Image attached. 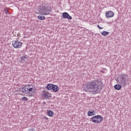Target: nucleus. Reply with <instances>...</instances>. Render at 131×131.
<instances>
[{
	"mask_svg": "<svg viewBox=\"0 0 131 131\" xmlns=\"http://www.w3.org/2000/svg\"><path fill=\"white\" fill-rule=\"evenodd\" d=\"M103 85L102 80L98 79L86 83L83 85L82 88L84 92L98 94L100 90L103 88Z\"/></svg>",
	"mask_w": 131,
	"mask_h": 131,
	"instance_id": "1",
	"label": "nucleus"
},
{
	"mask_svg": "<svg viewBox=\"0 0 131 131\" xmlns=\"http://www.w3.org/2000/svg\"><path fill=\"white\" fill-rule=\"evenodd\" d=\"M21 92L24 94L29 95L30 97H33L36 92V88L32 84H28L21 89Z\"/></svg>",
	"mask_w": 131,
	"mask_h": 131,
	"instance_id": "2",
	"label": "nucleus"
},
{
	"mask_svg": "<svg viewBox=\"0 0 131 131\" xmlns=\"http://www.w3.org/2000/svg\"><path fill=\"white\" fill-rule=\"evenodd\" d=\"M52 11V7L50 4H42L38 7L39 14L47 16V15H50V12Z\"/></svg>",
	"mask_w": 131,
	"mask_h": 131,
	"instance_id": "3",
	"label": "nucleus"
},
{
	"mask_svg": "<svg viewBox=\"0 0 131 131\" xmlns=\"http://www.w3.org/2000/svg\"><path fill=\"white\" fill-rule=\"evenodd\" d=\"M103 118L102 116L98 115L92 117L90 119V120L93 123H100V122H102V121H103Z\"/></svg>",
	"mask_w": 131,
	"mask_h": 131,
	"instance_id": "4",
	"label": "nucleus"
},
{
	"mask_svg": "<svg viewBox=\"0 0 131 131\" xmlns=\"http://www.w3.org/2000/svg\"><path fill=\"white\" fill-rule=\"evenodd\" d=\"M23 45V43L18 40H13L12 43V46L14 49H21Z\"/></svg>",
	"mask_w": 131,
	"mask_h": 131,
	"instance_id": "5",
	"label": "nucleus"
},
{
	"mask_svg": "<svg viewBox=\"0 0 131 131\" xmlns=\"http://www.w3.org/2000/svg\"><path fill=\"white\" fill-rule=\"evenodd\" d=\"M127 76H128L125 74L122 75V78L120 81V84H121L122 85H124V86L125 85L127 80H128V79H126L127 78Z\"/></svg>",
	"mask_w": 131,
	"mask_h": 131,
	"instance_id": "6",
	"label": "nucleus"
},
{
	"mask_svg": "<svg viewBox=\"0 0 131 131\" xmlns=\"http://www.w3.org/2000/svg\"><path fill=\"white\" fill-rule=\"evenodd\" d=\"M105 16L106 18H112L114 17V13L112 11H108L105 12Z\"/></svg>",
	"mask_w": 131,
	"mask_h": 131,
	"instance_id": "7",
	"label": "nucleus"
},
{
	"mask_svg": "<svg viewBox=\"0 0 131 131\" xmlns=\"http://www.w3.org/2000/svg\"><path fill=\"white\" fill-rule=\"evenodd\" d=\"M62 17L63 19H68V20L72 19V17H71V16H70L67 12H63L62 13Z\"/></svg>",
	"mask_w": 131,
	"mask_h": 131,
	"instance_id": "8",
	"label": "nucleus"
},
{
	"mask_svg": "<svg viewBox=\"0 0 131 131\" xmlns=\"http://www.w3.org/2000/svg\"><path fill=\"white\" fill-rule=\"evenodd\" d=\"M43 97L46 99H49V98H52V94L47 91H45L43 93Z\"/></svg>",
	"mask_w": 131,
	"mask_h": 131,
	"instance_id": "9",
	"label": "nucleus"
},
{
	"mask_svg": "<svg viewBox=\"0 0 131 131\" xmlns=\"http://www.w3.org/2000/svg\"><path fill=\"white\" fill-rule=\"evenodd\" d=\"M52 90L55 93H57V92H58L59 91V86H58V85H55V84H53V86L52 88Z\"/></svg>",
	"mask_w": 131,
	"mask_h": 131,
	"instance_id": "10",
	"label": "nucleus"
},
{
	"mask_svg": "<svg viewBox=\"0 0 131 131\" xmlns=\"http://www.w3.org/2000/svg\"><path fill=\"white\" fill-rule=\"evenodd\" d=\"M54 84L49 83L47 86V89L48 91H52L53 90V86Z\"/></svg>",
	"mask_w": 131,
	"mask_h": 131,
	"instance_id": "11",
	"label": "nucleus"
},
{
	"mask_svg": "<svg viewBox=\"0 0 131 131\" xmlns=\"http://www.w3.org/2000/svg\"><path fill=\"white\" fill-rule=\"evenodd\" d=\"M47 114L49 117H53L54 116V112L51 110L47 111Z\"/></svg>",
	"mask_w": 131,
	"mask_h": 131,
	"instance_id": "12",
	"label": "nucleus"
},
{
	"mask_svg": "<svg viewBox=\"0 0 131 131\" xmlns=\"http://www.w3.org/2000/svg\"><path fill=\"white\" fill-rule=\"evenodd\" d=\"M114 88L115 90H116L117 91H120L122 87L120 84H116L114 85Z\"/></svg>",
	"mask_w": 131,
	"mask_h": 131,
	"instance_id": "13",
	"label": "nucleus"
},
{
	"mask_svg": "<svg viewBox=\"0 0 131 131\" xmlns=\"http://www.w3.org/2000/svg\"><path fill=\"white\" fill-rule=\"evenodd\" d=\"M95 114H96V113H95V111H89L88 112V116H94Z\"/></svg>",
	"mask_w": 131,
	"mask_h": 131,
	"instance_id": "14",
	"label": "nucleus"
},
{
	"mask_svg": "<svg viewBox=\"0 0 131 131\" xmlns=\"http://www.w3.org/2000/svg\"><path fill=\"white\" fill-rule=\"evenodd\" d=\"M101 34H102V35H103V36H106V35H109V32H107V31H102L100 32Z\"/></svg>",
	"mask_w": 131,
	"mask_h": 131,
	"instance_id": "15",
	"label": "nucleus"
},
{
	"mask_svg": "<svg viewBox=\"0 0 131 131\" xmlns=\"http://www.w3.org/2000/svg\"><path fill=\"white\" fill-rule=\"evenodd\" d=\"M37 19H38V20H43L46 19V17H45V16H40V15H38L37 16Z\"/></svg>",
	"mask_w": 131,
	"mask_h": 131,
	"instance_id": "16",
	"label": "nucleus"
},
{
	"mask_svg": "<svg viewBox=\"0 0 131 131\" xmlns=\"http://www.w3.org/2000/svg\"><path fill=\"white\" fill-rule=\"evenodd\" d=\"M21 59L22 61H25V60H27V55L22 56L21 57Z\"/></svg>",
	"mask_w": 131,
	"mask_h": 131,
	"instance_id": "17",
	"label": "nucleus"
},
{
	"mask_svg": "<svg viewBox=\"0 0 131 131\" xmlns=\"http://www.w3.org/2000/svg\"><path fill=\"white\" fill-rule=\"evenodd\" d=\"M21 100L23 101H28V98L26 97H24L21 98Z\"/></svg>",
	"mask_w": 131,
	"mask_h": 131,
	"instance_id": "18",
	"label": "nucleus"
},
{
	"mask_svg": "<svg viewBox=\"0 0 131 131\" xmlns=\"http://www.w3.org/2000/svg\"><path fill=\"white\" fill-rule=\"evenodd\" d=\"M4 11L5 14H10L9 13V11L8 10V9H7V8L4 9Z\"/></svg>",
	"mask_w": 131,
	"mask_h": 131,
	"instance_id": "19",
	"label": "nucleus"
},
{
	"mask_svg": "<svg viewBox=\"0 0 131 131\" xmlns=\"http://www.w3.org/2000/svg\"><path fill=\"white\" fill-rule=\"evenodd\" d=\"M17 36H18V37H21V34L18 32L17 34Z\"/></svg>",
	"mask_w": 131,
	"mask_h": 131,
	"instance_id": "20",
	"label": "nucleus"
},
{
	"mask_svg": "<svg viewBox=\"0 0 131 131\" xmlns=\"http://www.w3.org/2000/svg\"><path fill=\"white\" fill-rule=\"evenodd\" d=\"M97 27L99 28V29H103L104 28H102V27H100L99 25H98Z\"/></svg>",
	"mask_w": 131,
	"mask_h": 131,
	"instance_id": "21",
	"label": "nucleus"
},
{
	"mask_svg": "<svg viewBox=\"0 0 131 131\" xmlns=\"http://www.w3.org/2000/svg\"><path fill=\"white\" fill-rule=\"evenodd\" d=\"M44 119H45V120H49V118H48V117H45L44 118Z\"/></svg>",
	"mask_w": 131,
	"mask_h": 131,
	"instance_id": "22",
	"label": "nucleus"
}]
</instances>
